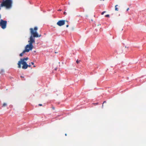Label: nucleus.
I'll use <instances>...</instances> for the list:
<instances>
[{
	"label": "nucleus",
	"mask_w": 146,
	"mask_h": 146,
	"mask_svg": "<svg viewBox=\"0 0 146 146\" xmlns=\"http://www.w3.org/2000/svg\"><path fill=\"white\" fill-rule=\"evenodd\" d=\"M118 5H116L115 6V10L116 11H118V8L117 7L118 6Z\"/></svg>",
	"instance_id": "obj_7"
},
{
	"label": "nucleus",
	"mask_w": 146,
	"mask_h": 146,
	"mask_svg": "<svg viewBox=\"0 0 146 146\" xmlns=\"http://www.w3.org/2000/svg\"><path fill=\"white\" fill-rule=\"evenodd\" d=\"M57 68H55V70H57Z\"/></svg>",
	"instance_id": "obj_20"
},
{
	"label": "nucleus",
	"mask_w": 146,
	"mask_h": 146,
	"mask_svg": "<svg viewBox=\"0 0 146 146\" xmlns=\"http://www.w3.org/2000/svg\"><path fill=\"white\" fill-rule=\"evenodd\" d=\"M0 24L1 25V28L3 29H4L6 27L7 21L1 19L0 22Z\"/></svg>",
	"instance_id": "obj_4"
},
{
	"label": "nucleus",
	"mask_w": 146,
	"mask_h": 146,
	"mask_svg": "<svg viewBox=\"0 0 146 146\" xmlns=\"http://www.w3.org/2000/svg\"><path fill=\"white\" fill-rule=\"evenodd\" d=\"M58 11H61V10H58Z\"/></svg>",
	"instance_id": "obj_23"
},
{
	"label": "nucleus",
	"mask_w": 146,
	"mask_h": 146,
	"mask_svg": "<svg viewBox=\"0 0 146 146\" xmlns=\"http://www.w3.org/2000/svg\"><path fill=\"white\" fill-rule=\"evenodd\" d=\"M106 11H103V12H102V13H101V14H102V15H103V14H104V13H106Z\"/></svg>",
	"instance_id": "obj_11"
},
{
	"label": "nucleus",
	"mask_w": 146,
	"mask_h": 146,
	"mask_svg": "<svg viewBox=\"0 0 146 146\" xmlns=\"http://www.w3.org/2000/svg\"><path fill=\"white\" fill-rule=\"evenodd\" d=\"M33 67H35V66H34Z\"/></svg>",
	"instance_id": "obj_24"
},
{
	"label": "nucleus",
	"mask_w": 146,
	"mask_h": 146,
	"mask_svg": "<svg viewBox=\"0 0 146 146\" xmlns=\"http://www.w3.org/2000/svg\"><path fill=\"white\" fill-rule=\"evenodd\" d=\"M21 78H24V76H21Z\"/></svg>",
	"instance_id": "obj_17"
},
{
	"label": "nucleus",
	"mask_w": 146,
	"mask_h": 146,
	"mask_svg": "<svg viewBox=\"0 0 146 146\" xmlns=\"http://www.w3.org/2000/svg\"><path fill=\"white\" fill-rule=\"evenodd\" d=\"M68 26H69L68 24L67 25H66V27H68Z\"/></svg>",
	"instance_id": "obj_14"
},
{
	"label": "nucleus",
	"mask_w": 146,
	"mask_h": 146,
	"mask_svg": "<svg viewBox=\"0 0 146 146\" xmlns=\"http://www.w3.org/2000/svg\"><path fill=\"white\" fill-rule=\"evenodd\" d=\"M80 60H77L76 61V62L77 64H78L80 63Z\"/></svg>",
	"instance_id": "obj_8"
},
{
	"label": "nucleus",
	"mask_w": 146,
	"mask_h": 146,
	"mask_svg": "<svg viewBox=\"0 0 146 146\" xmlns=\"http://www.w3.org/2000/svg\"><path fill=\"white\" fill-rule=\"evenodd\" d=\"M98 104V103H95V104H95L96 105H97Z\"/></svg>",
	"instance_id": "obj_19"
},
{
	"label": "nucleus",
	"mask_w": 146,
	"mask_h": 146,
	"mask_svg": "<svg viewBox=\"0 0 146 146\" xmlns=\"http://www.w3.org/2000/svg\"><path fill=\"white\" fill-rule=\"evenodd\" d=\"M12 1L11 0H5L1 4V7H5L7 9L11 8L12 6Z\"/></svg>",
	"instance_id": "obj_3"
},
{
	"label": "nucleus",
	"mask_w": 146,
	"mask_h": 146,
	"mask_svg": "<svg viewBox=\"0 0 146 146\" xmlns=\"http://www.w3.org/2000/svg\"><path fill=\"white\" fill-rule=\"evenodd\" d=\"M7 105V104L6 103H4L3 104V107H5V106H6Z\"/></svg>",
	"instance_id": "obj_9"
},
{
	"label": "nucleus",
	"mask_w": 146,
	"mask_h": 146,
	"mask_svg": "<svg viewBox=\"0 0 146 146\" xmlns=\"http://www.w3.org/2000/svg\"><path fill=\"white\" fill-rule=\"evenodd\" d=\"M25 80V79H23H23H22V80Z\"/></svg>",
	"instance_id": "obj_21"
},
{
	"label": "nucleus",
	"mask_w": 146,
	"mask_h": 146,
	"mask_svg": "<svg viewBox=\"0 0 146 146\" xmlns=\"http://www.w3.org/2000/svg\"><path fill=\"white\" fill-rule=\"evenodd\" d=\"M28 59V57L21 59L18 62V67L19 68H21V64H22L23 65L22 68L23 69H26L28 67H30L31 65H28L27 64L26 62L25 61V60H27Z\"/></svg>",
	"instance_id": "obj_2"
},
{
	"label": "nucleus",
	"mask_w": 146,
	"mask_h": 146,
	"mask_svg": "<svg viewBox=\"0 0 146 146\" xmlns=\"http://www.w3.org/2000/svg\"><path fill=\"white\" fill-rule=\"evenodd\" d=\"M25 52H26L25 51V50H24L23 51V52L21 53L20 55H19V56H22L23 55V54H24V53H25Z\"/></svg>",
	"instance_id": "obj_6"
},
{
	"label": "nucleus",
	"mask_w": 146,
	"mask_h": 146,
	"mask_svg": "<svg viewBox=\"0 0 146 146\" xmlns=\"http://www.w3.org/2000/svg\"><path fill=\"white\" fill-rule=\"evenodd\" d=\"M38 27H35L34 28L30 29V33L31 36L29 38L28 42L29 44L27 45L25 47V50L26 52H29L30 50H31L33 47V44L35 42V38L40 37L41 35H39L37 32Z\"/></svg>",
	"instance_id": "obj_1"
},
{
	"label": "nucleus",
	"mask_w": 146,
	"mask_h": 146,
	"mask_svg": "<svg viewBox=\"0 0 146 146\" xmlns=\"http://www.w3.org/2000/svg\"><path fill=\"white\" fill-rule=\"evenodd\" d=\"M0 26H1V25L0 24Z\"/></svg>",
	"instance_id": "obj_25"
},
{
	"label": "nucleus",
	"mask_w": 146,
	"mask_h": 146,
	"mask_svg": "<svg viewBox=\"0 0 146 146\" xmlns=\"http://www.w3.org/2000/svg\"><path fill=\"white\" fill-rule=\"evenodd\" d=\"M64 15H66V12H64Z\"/></svg>",
	"instance_id": "obj_13"
},
{
	"label": "nucleus",
	"mask_w": 146,
	"mask_h": 146,
	"mask_svg": "<svg viewBox=\"0 0 146 146\" xmlns=\"http://www.w3.org/2000/svg\"><path fill=\"white\" fill-rule=\"evenodd\" d=\"M66 22L68 23V21L65 20H60L58 21L56 24L58 26L60 27L64 25L65 24Z\"/></svg>",
	"instance_id": "obj_5"
},
{
	"label": "nucleus",
	"mask_w": 146,
	"mask_h": 146,
	"mask_svg": "<svg viewBox=\"0 0 146 146\" xmlns=\"http://www.w3.org/2000/svg\"><path fill=\"white\" fill-rule=\"evenodd\" d=\"M129 9V8H128L127 9V11H128V10Z\"/></svg>",
	"instance_id": "obj_18"
},
{
	"label": "nucleus",
	"mask_w": 146,
	"mask_h": 146,
	"mask_svg": "<svg viewBox=\"0 0 146 146\" xmlns=\"http://www.w3.org/2000/svg\"><path fill=\"white\" fill-rule=\"evenodd\" d=\"M105 17H110V15H107L105 16Z\"/></svg>",
	"instance_id": "obj_10"
},
{
	"label": "nucleus",
	"mask_w": 146,
	"mask_h": 146,
	"mask_svg": "<svg viewBox=\"0 0 146 146\" xmlns=\"http://www.w3.org/2000/svg\"><path fill=\"white\" fill-rule=\"evenodd\" d=\"M65 135L66 136V135H67L66 134H65Z\"/></svg>",
	"instance_id": "obj_22"
},
{
	"label": "nucleus",
	"mask_w": 146,
	"mask_h": 146,
	"mask_svg": "<svg viewBox=\"0 0 146 146\" xmlns=\"http://www.w3.org/2000/svg\"><path fill=\"white\" fill-rule=\"evenodd\" d=\"M106 103V101H104V102H103V104H102V107H103V104H104V103Z\"/></svg>",
	"instance_id": "obj_12"
},
{
	"label": "nucleus",
	"mask_w": 146,
	"mask_h": 146,
	"mask_svg": "<svg viewBox=\"0 0 146 146\" xmlns=\"http://www.w3.org/2000/svg\"><path fill=\"white\" fill-rule=\"evenodd\" d=\"M31 64H32V65H33L34 64V63L33 62H31Z\"/></svg>",
	"instance_id": "obj_15"
},
{
	"label": "nucleus",
	"mask_w": 146,
	"mask_h": 146,
	"mask_svg": "<svg viewBox=\"0 0 146 146\" xmlns=\"http://www.w3.org/2000/svg\"><path fill=\"white\" fill-rule=\"evenodd\" d=\"M38 106H42V104H38Z\"/></svg>",
	"instance_id": "obj_16"
}]
</instances>
